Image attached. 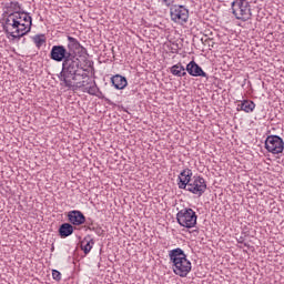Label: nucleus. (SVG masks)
I'll return each instance as SVG.
<instances>
[{
	"label": "nucleus",
	"mask_w": 284,
	"mask_h": 284,
	"mask_svg": "<svg viewBox=\"0 0 284 284\" xmlns=\"http://www.w3.org/2000/svg\"><path fill=\"white\" fill-rule=\"evenodd\" d=\"M50 60L62 63V70L58 75L61 85L64 88H85L90 82L83 80V74L79 72L68 49L63 44L53 45L50 51Z\"/></svg>",
	"instance_id": "obj_1"
},
{
	"label": "nucleus",
	"mask_w": 284,
	"mask_h": 284,
	"mask_svg": "<svg viewBox=\"0 0 284 284\" xmlns=\"http://www.w3.org/2000/svg\"><path fill=\"white\" fill-rule=\"evenodd\" d=\"M169 258L176 276L185 278L192 272V262L187 260V255L182 248L178 247L169 251Z\"/></svg>",
	"instance_id": "obj_2"
},
{
	"label": "nucleus",
	"mask_w": 284,
	"mask_h": 284,
	"mask_svg": "<svg viewBox=\"0 0 284 284\" xmlns=\"http://www.w3.org/2000/svg\"><path fill=\"white\" fill-rule=\"evenodd\" d=\"M16 16H3L0 20L2 23V30L7 34L8 39L11 41H20L23 34V29H21V22L17 20Z\"/></svg>",
	"instance_id": "obj_3"
},
{
	"label": "nucleus",
	"mask_w": 284,
	"mask_h": 284,
	"mask_svg": "<svg viewBox=\"0 0 284 284\" xmlns=\"http://www.w3.org/2000/svg\"><path fill=\"white\" fill-rule=\"evenodd\" d=\"M67 40V52L70 54L71 61L75 63V68L79 70V73L82 74V79H88V69L83 68L81 59L77 57V51L81 50L83 45H81V42H79V40H77V38H73L72 36H68Z\"/></svg>",
	"instance_id": "obj_4"
},
{
	"label": "nucleus",
	"mask_w": 284,
	"mask_h": 284,
	"mask_svg": "<svg viewBox=\"0 0 284 284\" xmlns=\"http://www.w3.org/2000/svg\"><path fill=\"white\" fill-rule=\"evenodd\" d=\"M231 8L235 19L240 21H250L252 19V6L247 0H234Z\"/></svg>",
	"instance_id": "obj_5"
},
{
	"label": "nucleus",
	"mask_w": 284,
	"mask_h": 284,
	"mask_svg": "<svg viewBox=\"0 0 284 284\" xmlns=\"http://www.w3.org/2000/svg\"><path fill=\"white\" fill-rule=\"evenodd\" d=\"M197 219L199 216L196 215V212L192 209H182L176 214L179 225H181V227H186L187 230L196 226Z\"/></svg>",
	"instance_id": "obj_6"
},
{
	"label": "nucleus",
	"mask_w": 284,
	"mask_h": 284,
	"mask_svg": "<svg viewBox=\"0 0 284 284\" xmlns=\"http://www.w3.org/2000/svg\"><path fill=\"white\" fill-rule=\"evenodd\" d=\"M186 192H191V194H195L196 196H203L205 194V190H207V182L201 175H194L186 186Z\"/></svg>",
	"instance_id": "obj_7"
},
{
	"label": "nucleus",
	"mask_w": 284,
	"mask_h": 284,
	"mask_svg": "<svg viewBox=\"0 0 284 284\" xmlns=\"http://www.w3.org/2000/svg\"><path fill=\"white\" fill-rule=\"evenodd\" d=\"M265 150L271 154H283L284 142L283 138L278 135H268L265 140Z\"/></svg>",
	"instance_id": "obj_8"
},
{
	"label": "nucleus",
	"mask_w": 284,
	"mask_h": 284,
	"mask_svg": "<svg viewBox=\"0 0 284 284\" xmlns=\"http://www.w3.org/2000/svg\"><path fill=\"white\" fill-rule=\"evenodd\" d=\"M171 20L174 21V23H180V26H183V23H187V19H190V10L185 8L184 6H173L170 9Z\"/></svg>",
	"instance_id": "obj_9"
},
{
	"label": "nucleus",
	"mask_w": 284,
	"mask_h": 284,
	"mask_svg": "<svg viewBox=\"0 0 284 284\" xmlns=\"http://www.w3.org/2000/svg\"><path fill=\"white\" fill-rule=\"evenodd\" d=\"M17 21L20 22V30H22V34H29V32L32 30V16H30V12L22 11L18 16H16Z\"/></svg>",
	"instance_id": "obj_10"
},
{
	"label": "nucleus",
	"mask_w": 284,
	"mask_h": 284,
	"mask_svg": "<svg viewBox=\"0 0 284 284\" xmlns=\"http://www.w3.org/2000/svg\"><path fill=\"white\" fill-rule=\"evenodd\" d=\"M23 11L19 1H9L3 6L2 17H17Z\"/></svg>",
	"instance_id": "obj_11"
},
{
	"label": "nucleus",
	"mask_w": 284,
	"mask_h": 284,
	"mask_svg": "<svg viewBox=\"0 0 284 284\" xmlns=\"http://www.w3.org/2000/svg\"><path fill=\"white\" fill-rule=\"evenodd\" d=\"M67 216L72 226H79L85 223V215L79 210L69 211Z\"/></svg>",
	"instance_id": "obj_12"
},
{
	"label": "nucleus",
	"mask_w": 284,
	"mask_h": 284,
	"mask_svg": "<svg viewBox=\"0 0 284 284\" xmlns=\"http://www.w3.org/2000/svg\"><path fill=\"white\" fill-rule=\"evenodd\" d=\"M192 170L184 169L178 178V186L180 190H187V186L192 182Z\"/></svg>",
	"instance_id": "obj_13"
},
{
	"label": "nucleus",
	"mask_w": 284,
	"mask_h": 284,
	"mask_svg": "<svg viewBox=\"0 0 284 284\" xmlns=\"http://www.w3.org/2000/svg\"><path fill=\"white\" fill-rule=\"evenodd\" d=\"M186 72L191 77H203L204 79H206V81L207 79H210L207 73L203 71V68H201V65H199L195 61H191L190 63L186 64Z\"/></svg>",
	"instance_id": "obj_14"
},
{
	"label": "nucleus",
	"mask_w": 284,
	"mask_h": 284,
	"mask_svg": "<svg viewBox=\"0 0 284 284\" xmlns=\"http://www.w3.org/2000/svg\"><path fill=\"white\" fill-rule=\"evenodd\" d=\"M111 83L115 90H125V88H128V78L115 74L111 77Z\"/></svg>",
	"instance_id": "obj_15"
},
{
	"label": "nucleus",
	"mask_w": 284,
	"mask_h": 284,
	"mask_svg": "<svg viewBox=\"0 0 284 284\" xmlns=\"http://www.w3.org/2000/svg\"><path fill=\"white\" fill-rule=\"evenodd\" d=\"M58 233L60 239H68V236H72V234H74V226L70 223H63L60 225Z\"/></svg>",
	"instance_id": "obj_16"
},
{
	"label": "nucleus",
	"mask_w": 284,
	"mask_h": 284,
	"mask_svg": "<svg viewBox=\"0 0 284 284\" xmlns=\"http://www.w3.org/2000/svg\"><path fill=\"white\" fill-rule=\"evenodd\" d=\"M170 72H171V74H173V77H180V78L181 77H187L186 68L183 67V64L181 62L171 67Z\"/></svg>",
	"instance_id": "obj_17"
},
{
	"label": "nucleus",
	"mask_w": 284,
	"mask_h": 284,
	"mask_svg": "<svg viewBox=\"0 0 284 284\" xmlns=\"http://www.w3.org/2000/svg\"><path fill=\"white\" fill-rule=\"evenodd\" d=\"M92 247H94V239H91L90 235H88L81 242V250L84 252V254H90Z\"/></svg>",
	"instance_id": "obj_18"
},
{
	"label": "nucleus",
	"mask_w": 284,
	"mask_h": 284,
	"mask_svg": "<svg viewBox=\"0 0 284 284\" xmlns=\"http://www.w3.org/2000/svg\"><path fill=\"white\" fill-rule=\"evenodd\" d=\"M254 108H256V104L251 100H244L241 104L237 105V110H242L247 114H250V112H254Z\"/></svg>",
	"instance_id": "obj_19"
},
{
	"label": "nucleus",
	"mask_w": 284,
	"mask_h": 284,
	"mask_svg": "<svg viewBox=\"0 0 284 284\" xmlns=\"http://www.w3.org/2000/svg\"><path fill=\"white\" fill-rule=\"evenodd\" d=\"M84 92H88V94H91V97H97V92H99V87H97V82L93 81L90 87H87L84 89Z\"/></svg>",
	"instance_id": "obj_20"
},
{
	"label": "nucleus",
	"mask_w": 284,
	"mask_h": 284,
	"mask_svg": "<svg viewBox=\"0 0 284 284\" xmlns=\"http://www.w3.org/2000/svg\"><path fill=\"white\" fill-rule=\"evenodd\" d=\"M33 42L37 48H41L43 43H45V36L44 34H37L33 37Z\"/></svg>",
	"instance_id": "obj_21"
},
{
	"label": "nucleus",
	"mask_w": 284,
	"mask_h": 284,
	"mask_svg": "<svg viewBox=\"0 0 284 284\" xmlns=\"http://www.w3.org/2000/svg\"><path fill=\"white\" fill-rule=\"evenodd\" d=\"M52 278L53 281H61V272H59L58 270H52Z\"/></svg>",
	"instance_id": "obj_22"
},
{
	"label": "nucleus",
	"mask_w": 284,
	"mask_h": 284,
	"mask_svg": "<svg viewBox=\"0 0 284 284\" xmlns=\"http://www.w3.org/2000/svg\"><path fill=\"white\" fill-rule=\"evenodd\" d=\"M175 0H162V3L166 6V8H170V6H174Z\"/></svg>",
	"instance_id": "obj_23"
},
{
	"label": "nucleus",
	"mask_w": 284,
	"mask_h": 284,
	"mask_svg": "<svg viewBox=\"0 0 284 284\" xmlns=\"http://www.w3.org/2000/svg\"><path fill=\"white\" fill-rule=\"evenodd\" d=\"M237 243H241V244L245 243V237L243 236L237 237Z\"/></svg>",
	"instance_id": "obj_24"
},
{
	"label": "nucleus",
	"mask_w": 284,
	"mask_h": 284,
	"mask_svg": "<svg viewBox=\"0 0 284 284\" xmlns=\"http://www.w3.org/2000/svg\"><path fill=\"white\" fill-rule=\"evenodd\" d=\"M211 48H214V42H212Z\"/></svg>",
	"instance_id": "obj_25"
},
{
	"label": "nucleus",
	"mask_w": 284,
	"mask_h": 284,
	"mask_svg": "<svg viewBox=\"0 0 284 284\" xmlns=\"http://www.w3.org/2000/svg\"><path fill=\"white\" fill-rule=\"evenodd\" d=\"M88 230H92V231H93L94 229H92V227L88 226Z\"/></svg>",
	"instance_id": "obj_26"
}]
</instances>
